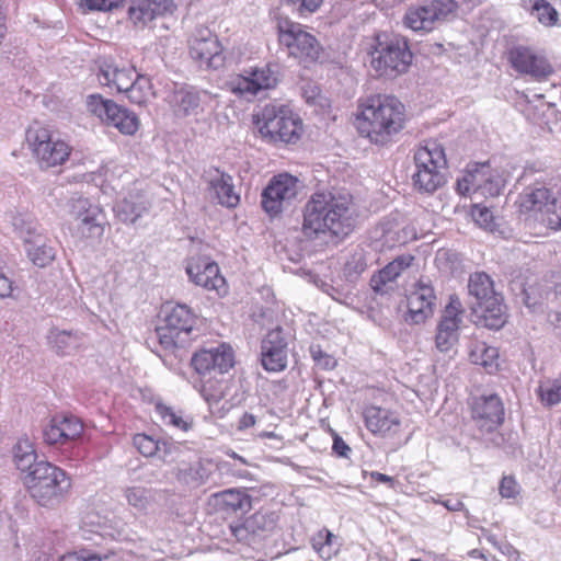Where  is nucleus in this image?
<instances>
[{
    "mask_svg": "<svg viewBox=\"0 0 561 561\" xmlns=\"http://www.w3.org/2000/svg\"><path fill=\"white\" fill-rule=\"evenodd\" d=\"M436 296L434 288L420 280L408 297L405 321L412 324L424 323L434 313Z\"/></svg>",
    "mask_w": 561,
    "mask_h": 561,
    "instance_id": "22",
    "label": "nucleus"
},
{
    "mask_svg": "<svg viewBox=\"0 0 561 561\" xmlns=\"http://www.w3.org/2000/svg\"><path fill=\"white\" fill-rule=\"evenodd\" d=\"M34 451L35 449L33 447V444L27 438L20 439L13 448L14 461L19 460L22 457H26L28 454H32Z\"/></svg>",
    "mask_w": 561,
    "mask_h": 561,
    "instance_id": "57",
    "label": "nucleus"
},
{
    "mask_svg": "<svg viewBox=\"0 0 561 561\" xmlns=\"http://www.w3.org/2000/svg\"><path fill=\"white\" fill-rule=\"evenodd\" d=\"M60 561H103L98 554L83 552L81 554L73 552L61 557Z\"/></svg>",
    "mask_w": 561,
    "mask_h": 561,
    "instance_id": "59",
    "label": "nucleus"
},
{
    "mask_svg": "<svg viewBox=\"0 0 561 561\" xmlns=\"http://www.w3.org/2000/svg\"><path fill=\"white\" fill-rule=\"evenodd\" d=\"M12 225L16 233L23 239L28 259L34 265L47 266L55 259V249L38 231L37 221L28 215H18Z\"/></svg>",
    "mask_w": 561,
    "mask_h": 561,
    "instance_id": "10",
    "label": "nucleus"
},
{
    "mask_svg": "<svg viewBox=\"0 0 561 561\" xmlns=\"http://www.w3.org/2000/svg\"><path fill=\"white\" fill-rule=\"evenodd\" d=\"M83 432V424L72 414H57L48 420L42 430L47 445H64L77 440Z\"/></svg>",
    "mask_w": 561,
    "mask_h": 561,
    "instance_id": "19",
    "label": "nucleus"
},
{
    "mask_svg": "<svg viewBox=\"0 0 561 561\" xmlns=\"http://www.w3.org/2000/svg\"><path fill=\"white\" fill-rule=\"evenodd\" d=\"M277 84V76L271 66L254 68L249 76H238L231 81V91L245 98L255 96L260 91Z\"/></svg>",
    "mask_w": 561,
    "mask_h": 561,
    "instance_id": "23",
    "label": "nucleus"
},
{
    "mask_svg": "<svg viewBox=\"0 0 561 561\" xmlns=\"http://www.w3.org/2000/svg\"><path fill=\"white\" fill-rule=\"evenodd\" d=\"M333 451L340 456V457H344V458H348V455L351 453V448L348 447V445L342 439V437H340L339 435H334V439H333Z\"/></svg>",
    "mask_w": 561,
    "mask_h": 561,
    "instance_id": "60",
    "label": "nucleus"
},
{
    "mask_svg": "<svg viewBox=\"0 0 561 561\" xmlns=\"http://www.w3.org/2000/svg\"><path fill=\"white\" fill-rule=\"evenodd\" d=\"M12 289V282L3 273H0V298L9 297Z\"/></svg>",
    "mask_w": 561,
    "mask_h": 561,
    "instance_id": "61",
    "label": "nucleus"
},
{
    "mask_svg": "<svg viewBox=\"0 0 561 561\" xmlns=\"http://www.w3.org/2000/svg\"><path fill=\"white\" fill-rule=\"evenodd\" d=\"M472 217L483 229L491 232H495L497 230V224L495 222L493 213L488 207L474 206Z\"/></svg>",
    "mask_w": 561,
    "mask_h": 561,
    "instance_id": "48",
    "label": "nucleus"
},
{
    "mask_svg": "<svg viewBox=\"0 0 561 561\" xmlns=\"http://www.w3.org/2000/svg\"><path fill=\"white\" fill-rule=\"evenodd\" d=\"M275 20L279 44L287 48L290 56L306 64L319 58L321 45L312 34L302 28L301 24L280 14H277Z\"/></svg>",
    "mask_w": 561,
    "mask_h": 561,
    "instance_id": "8",
    "label": "nucleus"
},
{
    "mask_svg": "<svg viewBox=\"0 0 561 561\" xmlns=\"http://www.w3.org/2000/svg\"><path fill=\"white\" fill-rule=\"evenodd\" d=\"M468 291L469 306L478 322L489 329H501L506 322L505 306L491 277L484 272L473 273L469 278Z\"/></svg>",
    "mask_w": 561,
    "mask_h": 561,
    "instance_id": "3",
    "label": "nucleus"
},
{
    "mask_svg": "<svg viewBox=\"0 0 561 561\" xmlns=\"http://www.w3.org/2000/svg\"><path fill=\"white\" fill-rule=\"evenodd\" d=\"M172 9V0H135L128 9V14L134 24L146 25L157 16L171 12Z\"/></svg>",
    "mask_w": 561,
    "mask_h": 561,
    "instance_id": "30",
    "label": "nucleus"
},
{
    "mask_svg": "<svg viewBox=\"0 0 561 561\" xmlns=\"http://www.w3.org/2000/svg\"><path fill=\"white\" fill-rule=\"evenodd\" d=\"M323 0H286L287 3L296 5V10L300 15L316 12Z\"/></svg>",
    "mask_w": 561,
    "mask_h": 561,
    "instance_id": "55",
    "label": "nucleus"
},
{
    "mask_svg": "<svg viewBox=\"0 0 561 561\" xmlns=\"http://www.w3.org/2000/svg\"><path fill=\"white\" fill-rule=\"evenodd\" d=\"M299 191V180L288 173H282L271 179L262 192L261 205L271 216H276L288 207Z\"/></svg>",
    "mask_w": 561,
    "mask_h": 561,
    "instance_id": "13",
    "label": "nucleus"
},
{
    "mask_svg": "<svg viewBox=\"0 0 561 561\" xmlns=\"http://www.w3.org/2000/svg\"><path fill=\"white\" fill-rule=\"evenodd\" d=\"M87 107L90 113L98 116L106 125L116 127L122 134L134 135L139 127L136 114L112 100L103 99L99 94L88 96Z\"/></svg>",
    "mask_w": 561,
    "mask_h": 561,
    "instance_id": "11",
    "label": "nucleus"
},
{
    "mask_svg": "<svg viewBox=\"0 0 561 561\" xmlns=\"http://www.w3.org/2000/svg\"><path fill=\"white\" fill-rule=\"evenodd\" d=\"M180 474L183 476L186 483L201 484L208 479V472L202 462H195L185 469H181Z\"/></svg>",
    "mask_w": 561,
    "mask_h": 561,
    "instance_id": "49",
    "label": "nucleus"
},
{
    "mask_svg": "<svg viewBox=\"0 0 561 561\" xmlns=\"http://www.w3.org/2000/svg\"><path fill=\"white\" fill-rule=\"evenodd\" d=\"M79 5L91 11H111L117 8L123 0H77Z\"/></svg>",
    "mask_w": 561,
    "mask_h": 561,
    "instance_id": "51",
    "label": "nucleus"
},
{
    "mask_svg": "<svg viewBox=\"0 0 561 561\" xmlns=\"http://www.w3.org/2000/svg\"><path fill=\"white\" fill-rule=\"evenodd\" d=\"M469 358L474 365H481L488 373L497 370L499 350L485 342L476 341L470 344Z\"/></svg>",
    "mask_w": 561,
    "mask_h": 561,
    "instance_id": "36",
    "label": "nucleus"
},
{
    "mask_svg": "<svg viewBox=\"0 0 561 561\" xmlns=\"http://www.w3.org/2000/svg\"><path fill=\"white\" fill-rule=\"evenodd\" d=\"M456 9L455 0H433L424 5L409 8L404 15V24L415 32H430L436 23L445 21Z\"/></svg>",
    "mask_w": 561,
    "mask_h": 561,
    "instance_id": "14",
    "label": "nucleus"
},
{
    "mask_svg": "<svg viewBox=\"0 0 561 561\" xmlns=\"http://www.w3.org/2000/svg\"><path fill=\"white\" fill-rule=\"evenodd\" d=\"M216 504L222 510L237 512L247 511L251 507V499L243 491L228 489L214 495Z\"/></svg>",
    "mask_w": 561,
    "mask_h": 561,
    "instance_id": "37",
    "label": "nucleus"
},
{
    "mask_svg": "<svg viewBox=\"0 0 561 561\" xmlns=\"http://www.w3.org/2000/svg\"><path fill=\"white\" fill-rule=\"evenodd\" d=\"M130 102L142 105L153 95L152 84L148 77L136 75L130 88L125 92Z\"/></svg>",
    "mask_w": 561,
    "mask_h": 561,
    "instance_id": "41",
    "label": "nucleus"
},
{
    "mask_svg": "<svg viewBox=\"0 0 561 561\" xmlns=\"http://www.w3.org/2000/svg\"><path fill=\"white\" fill-rule=\"evenodd\" d=\"M553 191L543 184L528 186L516 201L520 213L539 211L545 217Z\"/></svg>",
    "mask_w": 561,
    "mask_h": 561,
    "instance_id": "31",
    "label": "nucleus"
},
{
    "mask_svg": "<svg viewBox=\"0 0 561 561\" xmlns=\"http://www.w3.org/2000/svg\"><path fill=\"white\" fill-rule=\"evenodd\" d=\"M461 322H457L451 318H440L435 335V347L440 353H449L454 351L459 342V329Z\"/></svg>",
    "mask_w": 561,
    "mask_h": 561,
    "instance_id": "34",
    "label": "nucleus"
},
{
    "mask_svg": "<svg viewBox=\"0 0 561 561\" xmlns=\"http://www.w3.org/2000/svg\"><path fill=\"white\" fill-rule=\"evenodd\" d=\"M68 205L69 213L73 216L75 220L88 214V210L96 207L95 205H92L87 198L77 194L69 199Z\"/></svg>",
    "mask_w": 561,
    "mask_h": 561,
    "instance_id": "50",
    "label": "nucleus"
},
{
    "mask_svg": "<svg viewBox=\"0 0 561 561\" xmlns=\"http://www.w3.org/2000/svg\"><path fill=\"white\" fill-rule=\"evenodd\" d=\"M356 221L351 194L317 191L305 205L302 231L308 238L329 233L342 240L354 230Z\"/></svg>",
    "mask_w": 561,
    "mask_h": 561,
    "instance_id": "1",
    "label": "nucleus"
},
{
    "mask_svg": "<svg viewBox=\"0 0 561 561\" xmlns=\"http://www.w3.org/2000/svg\"><path fill=\"white\" fill-rule=\"evenodd\" d=\"M404 106L394 96L373 95L359 105L357 129L377 145L387 144L391 136L402 129Z\"/></svg>",
    "mask_w": 561,
    "mask_h": 561,
    "instance_id": "2",
    "label": "nucleus"
},
{
    "mask_svg": "<svg viewBox=\"0 0 561 561\" xmlns=\"http://www.w3.org/2000/svg\"><path fill=\"white\" fill-rule=\"evenodd\" d=\"M205 179L209 190L213 191L222 206L233 208L240 202V196L234 192L232 176L217 168H210L205 172Z\"/></svg>",
    "mask_w": 561,
    "mask_h": 561,
    "instance_id": "27",
    "label": "nucleus"
},
{
    "mask_svg": "<svg viewBox=\"0 0 561 561\" xmlns=\"http://www.w3.org/2000/svg\"><path fill=\"white\" fill-rule=\"evenodd\" d=\"M414 261V256L410 254L400 255L392 262L387 264L377 274L370 278L371 289L379 295H387L394 289V280L400 274L411 266Z\"/></svg>",
    "mask_w": 561,
    "mask_h": 561,
    "instance_id": "26",
    "label": "nucleus"
},
{
    "mask_svg": "<svg viewBox=\"0 0 561 561\" xmlns=\"http://www.w3.org/2000/svg\"><path fill=\"white\" fill-rule=\"evenodd\" d=\"M134 446L145 457H152L159 451L168 454L171 445L167 442H159L146 434H136L133 438Z\"/></svg>",
    "mask_w": 561,
    "mask_h": 561,
    "instance_id": "42",
    "label": "nucleus"
},
{
    "mask_svg": "<svg viewBox=\"0 0 561 561\" xmlns=\"http://www.w3.org/2000/svg\"><path fill=\"white\" fill-rule=\"evenodd\" d=\"M414 187L424 193H434L442 187L446 181V172L436 170L428 172L425 170H416L412 176Z\"/></svg>",
    "mask_w": 561,
    "mask_h": 561,
    "instance_id": "39",
    "label": "nucleus"
},
{
    "mask_svg": "<svg viewBox=\"0 0 561 561\" xmlns=\"http://www.w3.org/2000/svg\"><path fill=\"white\" fill-rule=\"evenodd\" d=\"M207 98L208 92L199 90L194 85L174 84V88L167 96V102L176 117L184 118L201 114L204 111Z\"/></svg>",
    "mask_w": 561,
    "mask_h": 561,
    "instance_id": "17",
    "label": "nucleus"
},
{
    "mask_svg": "<svg viewBox=\"0 0 561 561\" xmlns=\"http://www.w3.org/2000/svg\"><path fill=\"white\" fill-rule=\"evenodd\" d=\"M124 496L139 512L147 511L151 503V492L144 486H127L124 489Z\"/></svg>",
    "mask_w": 561,
    "mask_h": 561,
    "instance_id": "43",
    "label": "nucleus"
},
{
    "mask_svg": "<svg viewBox=\"0 0 561 561\" xmlns=\"http://www.w3.org/2000/svg\"><path fill=\"white\" fill-rule=\"evenodd\" d=\"M36 458L37 456L36 453L34 451L32 454H28L26 457H22L19 460H16L15 465L19 470L26 471L28 473L30 471H33L35 466L39 462L36 461Z\"/></svg>",
    "mask_w": 561,
    "mask_h": 561,
    "instance_id": "58",
    "label": "nucleus"
},
{
    "mask_svg": "<svg viewBox=\"0 0 561 561\" xmlns=\"http://www.w3.org/2000/svg\"><path fill=\"white\" fill-rule=\"evenodd\" d=\"M256 423V419L252 413L245 412L239 420L238 428L239 430H247L249 427L254 426Z\"/></svg>",
    "mask_w": 561,
    "mask_h": 561,
    "instance_id": "63",
    "label": "nucleus"
},
{
    "mask_svg": "<svg viewBox=\"0 0 561 561\" xmlns=\"http://www.w3.org/2000/svg\"><path fill=\"white\" fill-rule=\"evenodd\" d=\"M190 55L206 69H219L226 62V55L216 34L206 26L196 27L190 38Z\"/></svg>",
    "mask_w": 561,
    "mask_h": 561,
    "instance_id": "12",
    "label": "nucleus"
},
{
    "mask_svg": "<svg viewBox=\"0 0 561 561\" xmlns=\"http://www.w3.org/2000/svg\"><path fill=\"white\" fill-rule=\"evenodd\" d=\"M26 141L42 169L62 164L71 150L68 144L55 138L48 129L43 127L30 128L26 131Z\"/></svg>",
    "mask_w": 561,
    "mask_h": 561,
    "instance_id": "9",
    "label": "nucleus"
},
{
    "mask_svg": "<svg viewBox=\"0 0 561 561\" xmlns=\"http://www.w3.org/2000/svg\"><path fill=\"white\" fill-rule=\"evenodd\" d=\"M261 363L267 371H280L287 365V341L280 328L271 330L261 343Z\"/></svg>",
    "mask_w": 561,
    "mask_h": 561,
    "instance_id": "21",
    "label": "nucleus"
},
{
    "mask_svg": "<svg viewBox=\"0 0 561 561\" xmlns=\"http://www.w3.org/2000/svg\"><path fill=\"white\" fill-rule=\"evenodd\" d=\"M253 119L264 140L271 144H294L301 135L300 118L284 106L265 105Z\"/></svg>",
    "mask_w": 561,
    "mask_h": 561,
    "instance_id": "6",
    "label": "nucleus"
},
{
    "mask_svg": "<svg viewBox=\"0 0 561 561\" xmlns=\"http://www.w3.org/2000/svg\"><path fill=\"white\" fill-rule=\"evenodd\" d=\"M186 273L195 285L207 290L220 293L224 289L226 280L220 275L219 266L207 256H193L186 265Z\"/></svg>",
    "mask_w": 561,
    "mask_h": 561,
    "instance_id": "20",
    "label": "nucleus"
},
{
    "mask_svg": "<svg viewBox=\"0 0 561 561\" xmlns=\"http://www.w3.org/2000/svg\"><path fill=\"white\" fill-rule=\"evenodd\" d=\"M81 337L78 333L70 331H58L54 334L53 345L58 354H68L71 350L79 347Z\"/></svg>",
    "mask_w": 561,
    "mask_h": 561,
    "instance_id": "45",
    "label": "nucleus"
},
{
    "mask_svg": "<svg viewBox=\"0 0 561 561\" xmlns=\"http://www.w3.org/2000/svg\"><path fill=\"white\" fill-rule=\"evenodd\" d=\"M443 504L450 512H458V511H462L465 508L463 503L457 499L447 500Z\"/></svg>",
    "mask_w": 561,
    "mask_h": 561,
    "instance_id": "64",
    "label": "nucleus"
},
{
    "mask_svg": "<svg viewBox=\"0 0 561 561\" xmlns=\"http://www.w3.org/2000/svg\"><path fill=\"white\" fill-rule=\"evenodd\" d=\"M191 363L199 375L211 370L225 374L234 366V351L230 344L220 343L217 346L196 352Z\"/></svg>",
    "mask_w": 561,
    "mask_h": 561,
    "instance_id": "18",
    "label": "nucleus"
},
{
    "mask_svg": "<svg viewBox=\"0 0 561 561\" xmlns=\"http://www.w3.org/2000/svg\"><path fill=\"white\" fill-rule=\"evenodd\" d=\"M500 494L504 499H513L519 494V485L513 477H503L500 483Z\"/></svg>",
    "mask_w": 561,
    "mask_h": 561,
    "instance_id": "53",
    "label": "nucleus"
},
{
    "mask_svg": "<svg viewBox=\"0 0 561 561\" xmlns=\"http://www.w3.org/2000/svg\"><path fill=\"white\" fill-rule=\"evenodd\" d=\"M541 399L548 405H554L561 402V377L557 379L548 389H541Z\"/></svg>",
    "mask_w": 561,
    "mask_h": 561,
    "instance_id": "52",
    "label": "nucleus"
},
{
    "mask_svg": "<svg viewBox=\"0 0 561 561\" xmlns=\"http://www.w3.org/2000/svg\"><path fill=\"white\" fill-rule=\"evenodd\" d=\"M156 409L164 423L173 425L184 432L190 430L191 423L184 420L181 415H178L170 407L159 403Z\"/></svg>",
    "mask_w": 561,
    "mask_h": 561,
    "instance_id": "47",
    "label": "nucleus"
},
{
    "mask_svg": "<svg viewBox=\"0 0 561 561\" xmlns=\"http://www.w3.org/2000/svg\"><path fill=\"white\" fill-rule=\"evenodd\" d=\"M310 353L313 358V360L321 366L324 369H332L334 368L336 362L333 357L325 354L320 346H311Z\"/></svg>",
    "mask_w": 561,
    "mask_h": 561,
    "instance_id": "54",
    "label": "nucleus"
},
{
    "mask_svg": "<svg viewBox=\"0 0 561 561\" xmlns=\"http://www.w3.org/2000/svg\"><path fill=\"white\" fill-rule=\"evenodd\" d=\"M508 60L517 72L530 76L538 81L547 79L553 72V67L548 59L527 46L519 45L511 48Z\"/></svg>",
    "mask_w": 561,
    "mask_h": 561,
    "instance_id": "16",
    "label": "nucleus"
},
{
    "mask_svg": "<svg viewBox=\"0 0 561 561\" xmlns=\"http://www.w3.org/2000/svg\"><path fill=\"white\" fill-rule=\"evenodd\" d=\"M524 9L536 16L545 26H556L559 23L558 11L546 0H522Z\"/></svg>",
    "mask_w": 561,
    "mask_h": 561,
    "instance_id": "38",
    "label": "nucleus"
},
{
    "mask_svg": "<svg viewBox=\"0 0 561 561\" xmlns=\"http://www.w3.org/2000/svg\"><path fill=\"white\" fill-rule=\"evenodd\" d=\"M457 191L461 195H468L470 193H473V186L471 185L469 181V175L466 173L461 180L457 181Z\"/></svg>",
    "mask_w": 561,
    "mask_h": 561,
    "instance_id": "62",
    "label": "nucleus"
},
{
    "mask_svg": "<svg viewBox=\"0 0 561 561\" xmlns=\"http://www.w3.org/2000/svg\"><path fill=\"white\" fill-rule=\"evenodd\" d=\"M370 56L371 68L378 77L386 79L405 73L413 58L407 38L393 34L378 35Z\"/></svg>",
    "mask_w": 561,
    "mask_h": 561,
    "instance_id": "4",
    "label": "nucleus"
},
{
    "mask_svg": "<svg viewBox=\"0 0 561 561\" xmlns=\"http://www.w3.org/2000/svg\"><path fill=\"white\" fill-rule=\"evenodd\" d=\"M448 317L462 323L461 302L458 298H451L450 302L446 306L442 318Z\"/></svg>",
    "mask_w": 561,
    "mask_h": 561,
    "instance_id": "56",
    "label": "nucleus"
},
{
    "mask_svg": "<svg viewBox=\"0 0 561 561\" xmlns=\"http://www.w3.org/2000/svg\"><path fill=\"white\" fill-rule=\"evenodd\" d=\"M364 420L368 431L375 435L394 434L400 426V419L394 412L375 405L364 410Z\"/></svg>",
    "mask_w": 561,
    "mask_h": 561,
    "instance_id": "29",
    "label": "nucleus"
},
{
    "mask_svg": "<svg viewBox=\"0 0 561 561\" xmlns=\"http://www.w3.org/2000/svg\"><path fill=\"white\" fill-rule=\"evenodd\" d=\"M32 497L42 506H54L60 503L71 488L70 477L59 467L39 461L33 471L25 476Z\"/></svg>",
    "mask_w": 561,
    "mask_h": 561,
    "instance_id": "5",
    "label": "nucleus"
},
{
    "mask_svg": "<svg viewBox=\"0 0 561 561\" xmlns=\"http://www.w3.org/2000/svg\"><path fill=\"white\" fill-rule=\"evenodd\" d=\"M366 268V255L362 249H358L354 251L347 259L344 266V274L348 280L354 282Z\"/></svg>",
    "mask_w": 561,
    "mask_h": 561,
    "instance_id": "44",
    "label": "nucleus"
},
{
    "mask_svg": "<svg viewBox=\"0 0 561 561\" xmlns=\"http://www.w3.org/2000/svg\"><path fill=\"white\" fill-rule=\"evenodd\" d=\"M414 163L416 170L435 172L436 170L446 172L447 159L445 149L440 142L431 139L426 140L414 153Z\"/></svg>",
    "mask_w": 561,
    "mask_h": 561,
    "instance_id": "28",
    "label": "nucleus"
},
{
    "mask_svg": "<svg viewBox=\"0 0 561 561\" xmlns=\"http://www.w3.org/2000/svg\"><path fill=\"white\" fill-rule=\"evenodd\" d=\"M472 416L482 431H494L504 421L503 402L496 394L483 396L476 400Z\"/></svg>",
    "mask_w": 561,
    "mask_h": 561,
    "instance_id": "25",
    "label": "nucleus"
},
{
    "mask_svg": "<svg viewBox=\"0 0 561 561\" xmlns=\"http://www.w3.org/2000/svg\"><path fill=\"white\" fill-rule=\"evenodd\" d=\"M195 314L186 305H176L164 310V325L158 327L156 333L165 350L186 347L195 331Z\"/></svg>",
    "mask_w": 561,
    "mask_h": 561,
    "instance_id": "7",
    "label": "nucleus"
},
{
    "mask_svg": "<svg viewBox=\"0 0 561 561\" xmlns=\"http://www.w3.org/2000/svg\"><path fill=\"white\" fill-rule=\"evenodd\" d=\"M311 545L314 551L324 559H331L339 550L337 538L328 529L318 531L311 539Z\"/></svg>",
    "mask_w": 561,
    "mask_h": 561,
    "instance_id": "40",
    "label": "nucleus"
},
{
    "mask_svg": "<svg viewBox=\"0 0 561 561\" xmlns=\"http://www.w3.org/2000/svg\"><path fill=\"white\" fill-rule=\"evenodd\" d=\"M467 174L473 193L479 192L483 196H496L504 186L503 178L497 170L491 168L489 161L469 164Z\"/></svg>",
    "mask_w": 561,
    "mask_h": 561,
    "instance_id": "24",
    "label": "nucleus"
},
{
    "mask_svg": "<svg viewBox=\"0 0 561 561\" xmlns=\"http://www.w3.org/2000/svg\"><path fill=\"white\" fill-rule=\"evenodd\" d=\"M134 69L119 68L113 64H104L100 68L99 81L103 85L116 89L118 92H126L136 78Z\"/></svg>",
    "mask_w": 561,
    "mask_h": 561,
    "instance_id": "33",
    "label": "nucleus"
},
{
    "mask_svg": "<svg viewBox=\"0 0 561 561\" xmlns=\"http://www.w3.org/2000/svg\"><path fill=\"white\" fill-rule=\"evenodd\" d=\"M542 220L552 230L561 229V192H554Z\"/></svg>",
    "mask_w": 561,
    "mask_h": 561,
    "instance_id": "46",
    "label": "nucleus"
},
{
    "mask_svg": "<svg viewBox=\"0 0 561 561\" xmlns=\"http://www.w3.org/2000/svg\"><path fill=\"white\" fill-rule=\"evenodd\" d=\"M276 520L273 514L256 512L243 523L230 525L231 535L253 549H260L263 541L273 533Z\"/></svg>",
    "mask_w": 561,
    "mask_h": 561,
    "instance_id": "15",
    "label": "nucleus"
},
{
    "mask_svg": "<svg viewBox=\"0 0 561 561\" xmlns=\"http://www.w3.org/2000/svg\"><path fill=\"white\" fill-rule=\"evenodd\" d=\"M77 221V230L83 238H100L104 233V226L106 224L103 210L96 206L88 210Z\"/></svg>",
    "mask_w": 561,
    "mask_h": 561,
    "instance_id": "35",
    "label": "nucleus"
},
{
    "mask_svg": "<svg viewBox=\"0 0 561 561\" xmlns=\"http://www.w3.org/2000/svg\"><path fill=\"white\" fill-rule=\"evenodd\" d=\"M149 203L140 191H130L122 201L117 202L114 210L123 222L134 224L148 210Z\"/></svg>",
    "mask_w": 561,
    "mask_h": 561,
    "instance_id": "32",
    "label": "nucleus"
}]
</instances>
